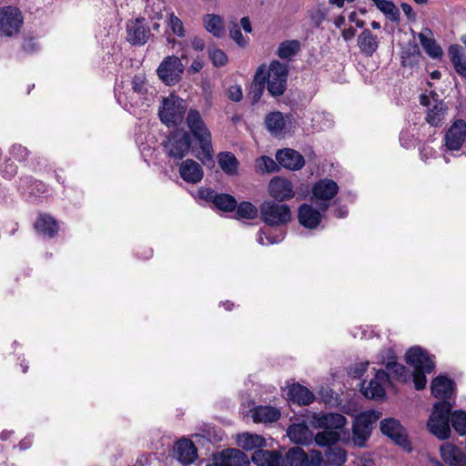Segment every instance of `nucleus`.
Returning a JSON list of instances; mask_svg holds the SVG:
<instances>
[{
	"label": "nucleus",
	"mask_w": 466,
	"mask_h": 466,
	"mask_svg": "<svg viewBox=\"0 0 466 466\" xmlns=\"http://www.w3.org/2000/svg\"><path fill=\"white\" fill-rule=\"evenodd\" d=\"M225 466H248V457L240 450L228 449L222 451L220 453Z\"/></svg>",
	"instance_id": "2f4dec72"
},
{
	"label": "nucleus",
	"mask_w": 466,
	"mask_h": 466,
	"mask_svg": "<svg viewBox=\"0 0 466 466\" xmlns=\"http://www.w3.org/2000/svg\"><path fill=\"white\" fill-rule=\"evenodd\" d=\"M175 452L177 460L183 464L192 463L197 458V449L189 440H180L177 442Z\"/></svg>",
	"instance_id": "cd10ccee"
},
{
	"label": "nucleus",
	"mask_w": 466,
	"mask_h": 466,
	"mask_svg": "<svg viewBox=\"0 0 466 466\" xmlns=\"http://www.w3.org/2000/svg\"><path fill=\"white\" fill-rule=\"evenodd\" d=\"M206 466H225L223 459L221 458L220 454H215L208 463H207Z\"/></svg>",
	"instance_id": "338daca9"
},
{
	"label": "nucleus",
	"mask_w": 466,
	"mask_h": 466,
	"mask_svg": "<svg viewBox=\"0 0 466 466\" xmlns=\"http://www.w3.org/2000/svg\"><path fill=\"white\" fill-rule=\"evenodd\" d=\"M289 399L299 405H309L314 400V394L306 387L300 384H293L289 389Z\"/></svg>",
	"instance_id": "c756f323"
},
{
	"label": "nucleus",
	"mask_w": 466,
	"mask_h": 466,
	"mask_svg": "<svg viewBox=\"0 0 466 466\" xmlns=\"http://www.w3.org/2000/svg\"><path fill=\"white\" fill-rule=\"evenodd\" d=\"M466 138V122L458 119L446 131L444 141L445 146L450 151L461 149Z\"/></svg>",
	"instance_id": "dca6fc26"
},
{
	"label": "nucleus",
	"mask_w": 466,
	"mask_h": 466,
	"mask_svg": "<svg viewBox=\"0 0 466 466\" xmlns=\"http://www.w3.org/2000/svg\"><path fill=\"white\" fill-rule=\"evenodd\" d=\"M378 9L387 15L391 21L397 22L400 20V12L396 5L388 0H372Z\"/></svg>",
	"instance_id": "37998d69"
},
{
	"label": "nucleus",
	"mask_w": 466,
	"mask_h": 466,
	"mask_svg": "<svg viewBox=\"0 0 466 466\" xmlns=\"http://www.w3.org/2000/svg\"><path fill=\"white\" fill-rule=\"evenodd\" d=\"M357 43L360 53L367 57L372 56L379 47L378 36L369 29H364L359 35Z\"/></svg>",
	"instance_id": "5701e85b"
},
{
	"label": "nucleus",
	"mask_w": 466,
	"mask_h": 466,
	"mask_svg": "<svg viewBox=\"0 0 466 466\" xmlns=\"http://www.w3.org/2000/svg\"><path fill=\"white\" fill-rule=\"evenodd\" d=\"M183 72L181 58L176 56H166L157 69L158 77L167 86L178 83Z\"/></svg>",
	"instance_id": "9d476101"
},
{
	"label": "nucleus",
	"mask_w": 466,
	"mask_h": 466,
	"mask_svg": "<svg viewBox=\"0 0 466 466\" xmlns=\"http://www.w3.org/2000/svg\"><path fill=\"white\" fill-rule=\"evenodd\" d=\"M24 24L21 11L14 6L0 7V36L14 37L17 35Z\"/></svg>",
	"instance_id": "6e6552de"
},
{
	"label": "nucleus",
	"mask_w": 466,
	"mask_h": 466,
	"mask_svg": "<svg viewBox=\"0 0 466 466\" xmlns=\"http://www.w3.org/2000/svg\"><path fill=\"white\" fill-rule=\"evenodd\" d=\"M448 55L454 66L455 71L464 79H466V59L462 53V48L459 45H452L448 49Z\"/></svg>",
	"instance_id": "473e14b6"
},
{
	"label": "nucleus",
	"mask_w": 466,
	"mask_h": 466,
	"mask_svg": "<svg viewBox=\"0 0 466 466\" xmlns=\"http://www.w3.org/2000/svg\"><path fill=\"white\" fill-rule=\"evenodd\" d=\"M289 438L295 443L309 444L312 440V433L305 422L294 423L287 431Z\"/></svg>",
	"instance_id": "c85d7f7f"
},
{
	"label": "nucleus",
	"mask_w": 466,
	"mask_h": 466,
	"mask_svg": "<svg viewBox=\"0 0 466 466\" xmlns=\"http://www.w3.org/2000/svg\"><path fill=\"white\" fill-rule=\"evenodd\" d=\"M307 453L300 447L289 449L280 460L279 466H306Z\"/></svg>",
	"instance_id": "72a5a7b5"
},
{
	"label": "nucleus",
	"mask_w": 466,
	"mask_h": 466,
	"mask_svg": "<svg viewBox=\"0 0 466 466\" xmlns=\"http://www.w3.org/2000/svg\"><path fill=\"white\" fill-rule=\"evenodd\" d=\"M369 365H370L369 361L361 362V363L356 365L355 368L351 369L350 372L356 378L360 377L367 370Z\"/></svg>",
	"instance_id": "680f3d73"
},
{
	"label": "nucleus",
	"mask_w": 466,
	"mask_h": 466,
	"mask_svg": "<svg viewBox=\"0 0 466 466\" xmlns=\"http://www.w3.org/2000/svg\"><path fill=\"white\" fill-rule=\"evenodd\" d=\"M441 453L443 461L451 466H466V455L455 445L451 443L441 445Z\"/></svg>",
	"instance_id": "b1692460"
},
{
	"label": "nucleus",
	"mask_w": 466,
	"mask_h": 466,
	"mask_svg": "<svg viewBox=\"0 0 466 466\" xmlns=\"http://www.w3.org/2000/svg\"><path fill=\"white\" fill-rule=\"evenodd\" d=\"M168 25L170 26L172 32L177 36L182 37L185 35L183 23L177 16L174 15V13L169 14Z\"/></svg>",
	"instance_id": "603ef678"
},
{
	"label": "nucleus",
	"mask_w": 466,
	"mask_h": 466,
	"mask_svg": "<svg viewBox=\"0 0 466 466\" xmlns=\"http://www.w3.org/2000/svg\"><path fill=\"white\" fill-rule=\"evenodd\" d=\"M381 364L386 366L389 376H392V378L398 380H406L409 376V371L405 366L397 363L396 361H387L383 358L381 360Z\"/></svg>",
	"instance_id": "79ce46f5"
},
{
	"label": "nucleus",
	"mask_w": 466,
	"mask_h": 466,
	"mask_svg": "<svg viewBox=\"0 0 466 466\" xmlns=\"http://www.w3.org/2000/svg\"><path fill=\"white\" fill-rule=\"evenodd\" d=\"M237 214L239 218L252 219L258 215V208L250 202H241L237 208Z\"/></svg>",
	"instance_id": "49530a36"
},
{
	"label": "nucleus",
	"mask_w": 466,
	"mask_h": 466,
	"mask_svg": "<svg viewBox=\"0 0 466 466\" xmlns=\"http://www.w3.org/2000/svg\"><path fill=\"white\" fill-rule=\"evenodd\" d=\"M282 239H283V235H280L279 237H270V236L266 235L263 232H259L257 237V241L260 245H271V244L279 243Z\"/></svg>",
	"instance_id": "6e6d98bb"
},
{
	"label": "nucleus",
	"mask_w": 466,
	"mask_h": 466,
	"mask_svg": "<svg viewBox=\"0 0 466 466\" xmlns=\"http://www.w3.org/2000/svg\"><path fill=\"white\" fill-rule=\"evenodd\" d=\"M385 359L387 361H395V355L391 349L382 350L377 357L378 363L381 364V360Z\"/></svg>",
	"instance_id": "052dcab7"
},
{
	"label": "nucleus",
	"mask_w": 466,
	"mask_h": 466,
	"mask_svg": "<svg viewBox=\"0 0 466 466\" xmlns=\"http://www.w3.org/2000/svg\"><path fill=\"white\" fill-rule=\"evenodd\" d=\"M356 34V31L354 28L350 27V28H348V29H344L341 33L342 35V37L345 41H350L351 40L354 35Z\"/></svg>",
	"instance_id": "774afa93"
},
{
	"label": "nucleus",
	"mask_w": 466,
	"mask_h": 466,
	"mask_svg": "<svg viewBox=\"0 0 466 466\" xmlns=\"http://www.w3.org/2000/svg\"><path fill=\"white\" fill-rule=\"evenodd\" d=\"M310 424L316 429H324L318 432L314 440L319 446L334 445L340 440L339 430L344 428L347 419L339 413H312Z\"/></svg>",
	"instance_id": "f03ea898"
},
{
	"label": "nucleus",
	"mask_w": 466,
	"mask_h": 466,
	"mask_svg": "<svg viewBox=\"0 0 466 466\" xmlns=\"http://www.w3.org/2000/svg\"><path fill=\"white\" fill-rule=\"evenodd\" d=\"M261 219L268 226H281L291 219V211L287 204L264 201L259 207Z\"/></svg>",
	"instance_id": "0eeeda50"
},
{
	"label": "nucleus",
	"mask_w": 466,
	"mask_h": 466,
	"mask_svg": "<svg viewBox=\"0 0 466 466\" xmlns=\"http://www.w3.org/2000/svg\"><path fill=\"white\" fill-rule=\"evenodd\" d=\"M190 136L187 132H176L172 134L165 144V150L168 157L180 160L189 150Z\"/></svg>",
	"instance_id": "ddd939ff"
},
{
	"label": "nucleus",
	"mask_w": 466,
	"mask_h": 466,
	"mask_svg": "<svg viewBox=\"0 0 466 466\" xmlns=\"http://www.w3.org/2000/svg\"><path fill=\"white\" fill-rule=\"evenodd\" d=\"M181 177L188 183H198L203 177V170L198 163L192 159H187L179 167Z\"/></svg>",
	"instance_id": "a878e982"
},
{
	"label": "nucleus",
	"mask_w": 466,
	"mask_h": 466,
	"mask_svg": "<svg viewBox=\"0 0 466 466\" xmlns=\"http://www.w3.org/2000/svg\"><path fill=\"white\" fill-rule=\"evenodd\" d=\"M300 49L298 40H287L282 42L278 48V56L281 59L290 60Z\"/></svg>",
	"instance_id": "a19ab883"
},
{
	"label": "nucleus",
	"mask_w": 466,
	"mask_h": 466,
	"mask_svg": "<svg viewBox=\"0 0 466 466\" xmlns=\"http://www.w3.org/2000/svg\"><path fill=\"white\" fill-rule=\"evenodd\" d=\"M132 89L138 95H143L147 88L144 80L141 76H135L132 80Z\"/></svg>",
	"instance_id": "4d7b16f0"
},
{
	"label": "nucleus",
	"mask_w": 466,
	"mask_h": 466,
	"mask_svg": "<svg viewBox=\"0 0 466 466\" xmlns=\"http://www.w3.org/2000/svg\"><path fill=\"white\" fill-rule=\"evenodd\" d=\"M406 362L414 368L413 382L416 390H423L427 383L426 373L434 370V363L428 353L420 347H411L405 355Z\"/></svg>",
	"instance_id": "39448f33"
},
{
	"label": "nucleus",
	"mask_w": 466,
	"mask_h": 466,
	"mask_svg": "<svg viewBox=\"0 0 466 466\" xmlns=\"http://www.w3.org/2000/svg\"><path fill=\"white\" fill-rule=\"evenodd\" d=\"M452 406L449 401H441L434 405L427 426L430 431L440 440L450 437V420L453 429L461 435L466 434V412L455 410L451 414Z\"/></svg>",
	"instance_id": "f257e3e1"
},
{
	"label": "nucleus",
	"mask_w": 466,
	"mask_h": 466,
	"mask_svg": "<svg viewBox=\"0 0 466 466\" xmlns=\"http://www.w3.org/2000/svg\"><path fill=\"white\" fill-rule=\"evenodd\" d=\"M420 103L427 106L426 122L431 127H441L446 120L448 106L443 100L438 99L437 94L431 96L420 95Z\"/></svg>",
	"instance_id": "1a4fd4ad"
},
{
	"label": "nucleus",
	"mask_w": 466,
	"mask_h": 466,
	"mask_svg": "<svg viewBox=\"0 0 466 466\" xmlns=\"http://www.w3.org/2000/svg\"><path fill=\"white\" fill-rule=\"evenodd\" d=\"M379 419V412L368 410L360 413L353 423V441L358 446H363L370 435L371 427Z\"/></svg>",
	"instance_id": "9b49d317"
},
{
	"label": "nucleus",
	"mask_w": 466,
	"mask_h": 466,
	"mask_svg": "<svg viewBox=\"0 0 466 466\" xmlns=\"http://www.w3.org/2000/svg\"><path fill=\"white\" fill-rule=\"evenodd\" d=\"M11 155L18 161L25 160L29 155L26 147L21 145H14L11 148Z\"/></svg>",
	"instance_id": "5fc2aeb1"
},
{
	"label": "nucleus",
	"mask_w": 466,
	"mask_h": 466,
	"mask_svg": "<svg viewBox=\"0 0 466 466\" xmlns=\"http://www.w3.org/2000/svg\"><path fill=\"white\" fill-rule=\"evenodd\" d=\"M390 383L389 374L383 370H378L375 377L370 380L367 386L362 384V393L365 397L373 400L382 399L385 396V389Z\"/></svg>",
	"instance_id": "4468645a"
},
{
	"label": "nucleus",
	"mask_w": 466,
	"mask_h": 466,
	"mask_svg": "<svg viewBox=\"0 0 466 466\" xmlns=\"http://www.w3.org/2000/svg\"><path fill=\"white\" fill-rule=\"evenodd\" d=\"M251 460L258 466H279L281 455L278 451L259 449L253 453Z\"/></svg>",
	"instance_id": "7c9ffc66"
},
{
	"label": "nucleus",
	"mask_w": 466,
	"mask_h": 466,
	"mask_svg": "<svg viewBox=\"0 0 466 466\" xmlns=\"http://www.w3.org/2000/svg\"><path fill=\"white\" fill-rule=\"evenodd\" d=\"M1 172L5 177H12L16 172V167L14 165L13 162H6L1 167Z\"/></svg>",
	"instance_id": "bf43d9fd"
},
{
	"label": "nucleus",
	"mask_w": 466,
	"mask_h": 466,
	"mask_svg": "<svg viewBox=\"0 0 466 466\" xmlns=\"http://www.w3.org/2000/svg\"><path fill=\"white\" fill-rule=\"evenodd\" d=\"M269 195L276 200L284 201L294 197L291 182L286 178L274 177L268 185Z\"/></svg>",
	"instance_id": "6ab92c4d"
},
{
	"label": "nucleus",
	"mask_w": 466,
	"mask_h": 466,
	"mask_svg": "<svg viewBox=\"0 0 466 466\" xmlns=\"http://www.w3.org/2000/svg\"><path fill=\"white\" fill-rule=\"evenodd\" d=\"M208 56L215 66H223L228 62V56L221 49L210 47L208 49Z\"/></svg>",
	"instance_id": "8fccbe9b"
},
{
	"label": "nucleus",
	"mask_w": 466,
	"mask_h": 466,
	"mask_svg": "<svg viewBox=\"0 0 466 466\" xmlns=\"http://www.w3.org/2000/svg\"><path fill=\"white\" fill-rule=\"evenodd\" d=\"M228 31H229V35L236 42V44L240 47L246 46L247 40L243 36L237 21L236 20L230 21L228 23Z\"/></svg>",
	"instance_id": "09e8293b"
},
{
	"label": "nucleus",
	"mask_w": 466,
	"mask_h": 466,
	"mask_svg": "<svg viewBox=\"0 0 466 466\" xmlns=\"http://www.w3.org/2000/svg\"><path fill=\"white\" fill-rule=\"evenodd\" d=\"M186 110L187 106L183 99L170 96L163 99L158 115L165 125L175 127L182 122Z\"/></svg>",
	"instance_id": "423d86ee"
},
{
	"label": "nucleus",
	"mask_w": 466,
	"mask_h": 466,
	"mask_svg": "<svg viewBox=\"0 0 466 466\" xmlns=\"http://www.w3.org/2000/svg\"><path fill=\"white\" fill-rule=\"evenodd\" d=\"M259 73H262L264 84H267V89L272 96H280L285 93L289 75L287 65L274 60L268 66L266 65L258 66L256 74Z\"/></svg>",
	"instance_id": "20e7f679"
},
{
	"label": "nucleus",
	"mask_w": 466,
	"mask_h": 466,
	"mask_svg": "<svg viewBox=\"0 0 466 466\" xmlns=\"http://www.w3.org/2000/svg\"><path fill=\"white\" fill-rule=\"evenodd\" d=\"M380 430L384 435L393 440L398 445L410 450V442L405 431L395 419H384L380 421Z\"/></svg>",
	"instance_id": "f3484780"
},
{
	"label": "nucleus",
	"mask_w": 466,
	"mask_h": 466,
	"mask_svg": "<svg viewBox=\"0 0 466 466\" xmlns=\"http://www.w3.org/2000/svg\"><path fill=\"white\" fill-rule=\"evenodd\" d=\"M265 84H264V76H262V73L255 74L254 80L251 85L250 95L252 97V102H258L264 92Z\"/></svg>",
	"instance_id": "a18cd8bd"
},
{
	"label": "nucleus",
	"mask_w": 466,
	"mask_h": 466,
	"mask_svg": "<svg viewBox=\"0 0 466 466\" xmlns=\"http://www.w3.org/2000/svg\"><path fill=\"white\" fill-rule=\"evenodd\" d=\"M418 38L430 57L440 58L442 56V49L432 37V32L430 28H423L422 32L418 34Z\"/></svg>",
	"instance_id": "393cba45"
},
{
	"label": "nucleus",
	"mask_w": 466,
	"mask_h": 466,
	"mask_svg": "<svg viewBox=\"0 0 466 466\" xmlns=\"http://www.w3.org/2000/svg\"><path fill=\"white\" fill-rule=\"evenodd\" d=\"M329 15V9L325 5L317 6L310 15L312 22L319 26L327 18Z\"/></svg>",
	"instance_id": "3c124183"
},
{
	"label": "nucleus",
	"mask_w": 466,
	"mask_h": 466,
	"mask_svg": "<svg viewBox=\"0 0 466 466\" xmlns=\"http://www.w3.org/2000/svg\"><path fill=\"white\" fill-rule=\"evenodd\" d=\"M255 422H273L279 419L280 411L270 406H258L254 409L252 414Z\"/></svg>",
	"instance_id": "c9c22d12"
},
{
	"label": "nucleus",
	"mask_w": 466,
	"mask_h": 466,
	"mask_svg": "<svg viewBox=\"0 0 466 466\" xmlns=\"http://www.w3.org/2000/svg\"><path fill=\"white\" fill-rule=\"evenodd\" d=\"M218 162L221 169L228 175H235L238 171V161L230 152H222L218 156Z\"/></svg>",
	"instance_id": "58836bf2"
},
{
	"label": "nucleus",
	"mask_w": 466,
	"mask_h": 466,
	"mask_svg": "<svg viewBox=\"0 0 466 466\" xmlns=\"http://www.w3.org/2000/svg\"><path fill=\"white\" fill-rule=\"evenodd\" d=\"M431 392L435 398L442 399L443 401L450 399L454 391V382L446 376L436 377L431 385Z\"/></svg>",
	"instance_id": "4be33fe9"
},
{
	"label": "nucleus",
	"mask_w": 466,
	"mask_h": 466,
	"mask_svg": "<svg viewBox=\"0 0 466 466\" xmlns=\"http://www.w3.org/2000/svg\"><path fill=\"white\" fill-rule=\"evenodd\" d=\"M288 118L279 111L270 112L265 117L266 127L271 135L281 136L286 129Z\"/></svg>",
	"instance_id": "bb28decb"
},
{
	"label": "nucleus",
	"mask_w": 466,
	"mask_h": 466,
	"mask_svg": "<svg viewBox=\"0 0 466 466\" xmlns=\"http://www.w3.org/2000/svg\"><path fill=\"white\" fill-rule=\"evenodd\" d=\"M150 29L145 18H137L127 24V39L132 45L143 46L150 37Z\"/></svg>",
	"instance_id": "2eb2a0df"
},
{
	"label": "nucleus",
	"mask_w": 466,
	"mask_h": 466,
	"mask_svg": "<svg viewBox=\"0 0 466 466\" xmlns=\"http://www.w3.org/2000/svg\"><path fill=\"white\" fill-rule=\"evenodd\" d=\"M420 57V49L416 44L409 45L408 47L402 51L401 58L403 66H412L418 62Z\"/></svg>",
	"instance_id": "c03bdc74"
},
{
	"label": "nucleus",
	"mask_w": 466,
	"mask_h": 466,
	"mask_svg": "<svg viewBox=\"0 0 466 466\" xmlns=\"http://www.w3.org/2000/svg\"><path fill=\"white\" fill-rule=\"evenodd\" d=\"M277 164L269 157L263 156L256 160L255 168L257 172L260 173H270L276 170Z\"/></svg>",
	"instance_id": "de8ad7c7"
},
{
	"label": "nucleus",
	"mask_w": 466,
	"mask_h": 466,
	"mask_svg": "<svg viewBox=\"0 0 466 466\" xmlns=\"http://www.w3.org/2000/svg\"><path fill=\"white\" fill-rule=\"evenodd\" d=\"M237 442L239 447L246 451L260 449L266 446V441L262 436L248 432L239 434Z\"/></svg>",
	"instance_id": "e433bc0d"
},
{
	"label": "nucleus",
	"mask_w": 466,
	"mask_h": 466,
	"mask_svg": "<svg viewBox=\"0 0 466 466\" xmlns=\"http://www.w3.org/2000/svg\"><path fill=\"white\" fill-rule=\"evenodd\" d=\"M321 212V210H317L311 205L303 204L299 208V222L306 228L314 229L319 225L322 219Z\"/></svg>",
	"instance_id": "412c9836"
},
{
	"label": "nucleus",
	"mask_w": 466,
	"mask_h": 466,
	"mask_svg": "<svg viewBox=\"0 0 466 466\" xmlns=\"http://www.w3.org/2000/svg\"><path fill=\"white\" fill-rule=\"evenodd\" d=\"M199 197L211 201L218 209L223 211H232L237 207V200L234 197L228 194H218L210 188L200 189Z\"/></svg>",
	"instance_id": "a211bd4d"
},
{
	"label": "nucleus",
	"mask_w": 466,
	"mask_h": 466,
	"mask_svg": "<svg viewBox=\"0 0 466 466\" xmlns=\"http://www.w3.org/2000/svg\"><path fill=\"white\" fill-rule=\"evenodd\" d=\"M328 465L341 466L347 460V452L344 449L329 445L325 451Z\"/></svg>",
	"instance_id": "ea45409f"
},
{
	"label": "nucleus",
	"mask_w": 466,
	"mask_h": 466,
	"mask_svg": "<svg viewBox=\"0 0 466 466\" xmlns=\"http://www.w3.org/2000/svg\"><path fill=\"white\" fill-rule=\"evenodd\" d=\"M276 159L280 166L289 170H299L305 164L302 155L291 148L279 150L276 154Z\"/></svg>",
	"instance_id": "aec40b11"
},
{
	"label": "nucleus",
	"mask_w": 466,
	"mask_h": 466,
	"mask_svg": "<svg viewBox=\"0 0 466 466\" xmlns=\"http://www.w3.org/2000/svg\"><path fill=\"white\" fill-rule=\"evenodd\" d=\"M228 97L235 102L240 101L243 97L241 87L238 86H230L228 89Z\"/></svg>",
	"instance_id": "13d9d810"
},
{
	"label": "nucleus",
	"mask_w": 466,
	"mask_h": 466,
	"mask_svg": "<svg viewBox=\"0 0 466 466\" xmlns=\"http://www.w3.org/2000/svg\"><path fill=\"white\" fill-rule=\"evenodd\" d=\"M400 7L403 11V13L406 15L409 20L414 21L416 19V13L413 11L410 5L402 3L400 5Z\"/></svg>",
	"instance_id": "e2e57ef3"
},
{
	"label": "nucleus",
	"mask_w": 466,
	"mask_h": 466,
	"mask_svg": "<svg viewBox=\"0 0 466 466\" xmlns=\"http://www.w3.org/2000/svg\"><path fill=\"white\" fill-rule=\"evenodd\" d=\"M203 24L206 30L215 37L219 38L224 35V22L218 15L208 14L204 15Z\"/></svg>",
	"instance_id": "4c0bfd02"
},
{
	"label": "nucleus",
	"mask_w": 466,
	"mask_h": 466,
	"mask_svg": "<svg viewBox=\"0 0 466 466\" xmlns=\"http://www.w3.org/2000/svg\"><path fill=\"white\" fill-rule=\"evenodd\" d=\"M191 46L195 50H203L205 47V42L202 38L196 36L191 41Z\"/></svg>",
	"instance_id": "69168bd1"
},
{
	"label": "nucleus",
	"mask_w": 466,
	"mask_h": 466,
	"mask_svg": "<svg viewBox=\"0 0 466 466\" xmlns=\"http://www.w3.org/2000/svg\"><path fill=\"white\" fill-rule=\"evenodd\" d=\"M306 466H329L328 462L323 460V456L319 451L313 450L307 454Z\"/></svg>",
	"instance_id": "864d4df0"
},
{
	"label": "nucleus",
	"mask_w": 466,
	"mask_h": 466,
	"mask_svg": "<svg viewBox=\"0 0 466 466\" xmlns=\"http://www.w3.org/2000/svg\"><path fill=\"white\" fill-rule=\"evenodd\" d=\"M338 184L329 178H323L316 182L312 187V198L319 206L322 212L329 207V201L338 194Z\"/></svg>",
	"instance_id": "f8f14e48"
},
{
	"label": "nucleus",
	"mask_w": 466,
	"mask_h": 466,
	"mask_svg": "<svg viewBox=\"0 0 466 466\" xmlns=\"http://www.w3.org/2000/svg\"><path fill=\"white\" fill-rule=\"evenodd\" d=\"M187 127L194 137L199 144V151L197 157L207 165L213 161V148L211 144V134L207 128L200 114L195 109L188 111L187 116Z\"/></svg>",
	"instance_id": "7ed1b4c3"
},
{
	"label": "nucleus",
	"mask_w": 466,
	"mask_h": 466,
	"mask_svg": "<svg viewBox=\"0 0 466 466\" xmlns=\"http://www.w3.org/2000/svg\"><path fill=\"white\" fill-rule=\"evenodd\" d=\"M35 230L47 238H53L58 229L56 221L50 216L40 215L35 223Z\"/></svg>",
	"instance_id": "f704fd0d"
},
{
	"label": "nucleus",
	"mask_w": 466,
	"mask_h": 466,
	"mask_svg": "<svg viewBox=\"0 0 466 466\" xmlns=\"http://www.w3.org/2000/svg\"><path fill=\"white\" fill-rule=\"evenodd\" d=\"M204 63L199 59H195L187 69L188 74L198 73L203 68Z\"/></svg>",
	"instance_id": "0e129e2a"
}]
</instances>
